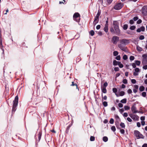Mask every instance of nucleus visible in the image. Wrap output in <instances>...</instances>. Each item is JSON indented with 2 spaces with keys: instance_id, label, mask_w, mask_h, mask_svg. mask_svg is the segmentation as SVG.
<instances>
[{
  "instance_id": "f257e3e1",
  "label": "nucleus",
  "mask_w": 147,
  "mask_h": 147,
  "mask_svg": "<svg viewBox=\"0 0 147 147\" xmlns=\"http://www.w3.org/2000/svg\"><path fill=\"white\" fill-rule=\"evenodd\" d=\"M113 24L115 33L117 35H119L120 34V31L119 28L118 22L116 21H114Z\"/></svg>"
},
{
  "instance_id": "f03ea898",
  "label": "nucleus",
  "mask_w": 147,
  "mask_h": 147,
  "mask_svg": "<svg viewBox=\"0 0 147 147\" xmlns=\"http://www.w3.org/2000/svg\"><path fill=\"white\" fill-rule=\"evenodd\" d=\"M18 97L16 96L14 100L13 101V106L12 107V112H14L16 110L17 107L18 106Z\"/></svg>"
},
{
  "instance_id": "7ed1b4c3",
  "label": "nucleus",
  "mask_w": 147,
  "mask_h": 147,
  "mask_svg": "<svg viewBox=\"0 0 147 147\" xmlns=\"http://www.w3.org/2000/svg\"><path fill=\"white\" fill-rule=\"evenodd\" d=\"M134 134L137 139L144 138V137L143 136L138 130H135L134 131Z\"/></svg>"
},
{
  "instance_id": "20e7f679",
  "label": "nucleus",
  "mask_w": 147,
  "mask_h": 147,
  "mask_svg": "<svg viewBox=\"0 0 147 147\" xmlns=\"http://www.w3.org/2000/svg\"><path fill=\"white\" fill-rule=\"evenodd\" d=\"M80 15L78 13H75L73 16V19L74 21L79 22L80 20Z\"/></svg>"
},
{
  "instance_id": "39448f33",
  "label": "nucleus",
  "mask_w": 147,
  "mask_h": 147,
  "mask_svg": "<svg viewBox=\"0 0 147 147\" xmlns=\"http://www.w3.org/2000/svg\"><path fill=\"white\" fill-rule=\"evenodd\" d=\"M123 4L121 3H117L114 7V9L116 10H119L121 9L123 7Z\"/></svg>"
},
{
  "instance_id": "423d86ee",
  "label": "nucleus",
  "mask_w": 147,
  "mask_h": 147,
  "mask_svg": "<svg viewBox=\"0 0 147 147\" xmlns=\"http://www.w3.org/2000/svg\"><path fill=\"white\" fill-rule=\"evenodd\" d=\"M129 115L134 121H137L139 120V117L137 115L130 114Z\"/></svg>"
},
{
  "instance_id": "0eeeda50",
  "label": "nucleus",
  "mask_w": 147,
  "mask_h": 147,
  "mask_svg": "<svg viewBox=\"0 0 147 147\" xmlns=\"http://www.w3.org/2000/svg\"><path fill=\"white\" fill-rule=\"evenodd\" d=\"M124 45L123 44L120 43V44L118 45L119 47L123 51L126 52L127 50V48L125 47Z\"/></svg>"
},
{
  "instance_id": "6e6552de",
  "label": "nucleus",
  "mask_w": 147,
  "mask_h": 147,
  "mask_svg": "<svg viewBox=\"0 0 147 147\" xmlns=\"http://www.w3.org/2000/svg\"><path fill=\"white\" fill-rule=\"evenodd\" d=\"M131 109L133 114H135L138 112V111L137 109L135 104L132 105L131 108Z\"/></svg>"
},
{
  "instance_id": "1a4fd4ad",
  "label": "nucleus",
  "mask_w": 147,
  "mask_h": 147,
  "mask_svg": "<svg viewBox=\"0 0 147 147\" xmlns=\"http://www.w3.org/2000/svg\"><path fill=\"white\" fill-rule=\"evenodd\" d=\"M120 43L125 45L129 43V40L126 39H123L120 40Z\"/></svg>"
},
{
  "instance_id": "9d476101",
  "label": "nucleus",
  "mask_w": 147,
  "mask_h": 147,
  "mask_svg": "<svg viewBox=\"0 0 147 147\" xmlns=\"http://www.w3.org/2000/svg\"><path fill=\"white\" fill-rule=\"evenodd\" d=\"M119 38L117 36H114L112 38V41L114 44H116L119 41Z\"/></svg>"
},
{
  "instance_id": "9b49d317",
  "label": "nucleus",
  "mask_w": 147,
  "mask_h": 147,
  "mask_svg": "<svg viewBox=\"0 0 147 147\" xmlns=\"http://www.w3.org/2000/svg\"><path fill=\"white\" fill-rule=\"evenodd\" d=\"M115 125L117 128L120 130V131L121 134H125V130L124 129H121V128L119 127L118 124L116 123Z\"/></svg>"
},
{
  "instance_id": "f8f14e48",
  "label": "nucleus",
  "mask_w": 147,
  "mask_h": 147,
  "mask_svg": "<svg viewBox=\"0 0 147 147\" xmlns=\"http://www.w3.org/2000/svg\"><path fill=\"white\" fill-rule=\"evenodd\" d=\"M2 41L1 38V31L0 30V48L3 51V48Z\"/></svg>"
},
{
  "instance_id": "ddd939ff",
  "label": "nucleus",
  "mask_w": 147,
  "mask_h": 147,
  "mask_svg": "<svg viewBox=\"0 0 147 147\" xmlns=\"http://www.w3.org/2000/svg\"><path fill=\"white\" fill-rule=\"evenodd\" d=\"M142 57H143L142 60V63H146L147 62V56L145 55H142Z\"/></svg>"
},
{
  "instance_id": "4468645a",
  "label": "nucleus",
  "mask_w": 147,
  "mask_h": 147,
  "mask_svg": "<svg viewBox=\"0 0 147 147\" xmlns=\"http://www.w3.org/2000/svg\"><path fill=\"white\" fill-rule=\"evenodd\" d=\"M99 21V18L95 17L94 21L93 22V24L94 25H95Z\"/></svg>"
},
{
  "instance_id": "2eb2a0df",
  "label": "nucleus",
  "mask_w": 147,
  "mask_h": 147,
  "mask_svg": "<svg viewBox=\"0 0 147 147\" xmlns=\"http://www.w3.org/2000/svg\"><path fill=\"white\" fill-rule=\"evenodd\" d=\"M72 121L71 122V124H69L68 125V126H67V127L66 130V132L67 133L68 132L70 127H71V126L72 125Z\"/></svg>"
},
{
  "instance_id": "dca6fc26",
  "label": "nucleus",
  "mask_w": 147,
  "mask_h": 147,
  "mask_svg": "<svg viewBox=\"0 0 147 147\" xmlns=\"http://www.w3.org/2000/svg\"><path fill=\"white\" fill-rule=\"evenodd\" d=\"M101 90L102 92L104 93H106L107 92V91L106 89V88L104 87H101Z\"/></svg>"
},
{
  "instance_id": "f3484780",
  "label": "nucleus",
  "mask_w": 147,
  "mask_h": 147,
  "mask_svg": "<svg viewBox=\"0 0 147 147\" xmlns=\"http://www.w3.org/2000/svg\"><path fill=\"white\" fill-rule=\"evenodd\" d=\"M136 49L139 52H141L143 50L142 49L138 46H137Z\"/></svg>"
},
{
  "instance_id": "a211bd4d",
  "label": "nucleus",
  "mask_w": 147,
  "mask_h": 147,
  "mask_svg": "<svg viewBox=\"0 0 147 147\" xmlns=\"http://www.w3.org/2000/svg\"><path fill=\"white\" fill-rule=\"evenodd\" d=\"M108 26L105 25V27L104 28V31L106 32H108Z\"/></svg>"
},
{
  "instance_id": "6ab92c4d",
  "label": "nucleus",
  "mask_w": 147,
  "mask_h": 147,
  "mask_svg": "<svg viewBox=\"0 0 147 147\" xmlns=\"http://www.w3.org/2000/svg\"><path fill=\"white\" fill-rule=\"evenodd\" d=\"M125 92L124 91H121L120 93H119V96H118L117 94H116V95L117 97H118L119 96H123L125 94Z\"/></svg>"
},
{
  "instance_id": "aec40b11",
  "label": "nucleus",
  "mask_w": 147,
  "mask_h": 147,
  "mask_svg": "<svg viewBox=\"0 0 147 147\" xmlns=\"http://www.w3.org/2000/svg\"><path fill=\"white\" fill-rule=\"evenodd\" d=\"M120 63V62L117 61L116 60H115L113 61V65H118V64L119 63Z\"/></svg>"
},
{
  "instance_id": "412c9836",
  "label": "nucleus",
  "mask_w": 147,
  "mask_h": 147,
  "mask_svg": "<svg viewBox=\"0 0 147 147\" xmlns=\"http://www.w3.org/2000/svg\"><path fill=\"white\" fill-rule=\"evenodd\" d=\"M120 126L122 128L124 129L125 127V124L122 122H121L120 124Z\"/></svg>"
},
{
  "instance_id": "4be33fe9",
  "label": "nucleus",
  "mask_w": 147,
  "mask_h": 147,
  "mask_svg": "<svg viewBox=\"0 0 147 147\" xmlns=\"http://www.w3.org/2000/svg\"><path fill=\"white\" fill-rule=\"evenodd\" d=\"M120 102L123 103H125L127 102V99L126 98H124L121 100Z\"/></svg>"
},
{
  "instance_id": "5701e85b",
  "label": "nucleus",
  "mask_w": 147,
  "mask_h": 147,
  "mask_svg": "<svg viewBox=\"0 0 147 147\" xmlns=\"http://www.w3.org/2000/svg\"><path fill=\"white\" fill-rule=\"evenodd\" d=\"M135 64L139 66L141 63V62L140 61L136 60L135 61Z\"/></svg>"
},
{
  "instance_id": "b1692460",
  "label": "nucleus",
  "mask_w": 147,
  "mask_h": 147,
  "mask_svg": "<svg viewBox=\"0 0 147 147\" xmlns=\"http://www.w3.org/2000/svg\"><path fill=\"white\" fill-rule=\"evenodd\" d=\"M144 89L145 88L143 86H140L139 88V90L141 92L143 91L144 90Z\"/></svg>"
},
{
  "instance_id": "393cba45",
  "label": "nucleus",
  "mask_w": 147,
  "mask_h": 147,
  "mask_svg": "<svg viewBox=\"0 0 147 147\" xmlns=\"http://www.w3.org/2000/svg\"><path fill=\"white\" fill-rule=\"evenodd\" d=\"M102 140L104 142H106L108 141V138L106 136H104L103 137Z\"/></svg>"
},
{
  "instance_id": "a878e982",
  "label": "nucleus",
  "mask_w": 147,
  "mask_h": 147,
  "mask_svg": "<svg viewBox=\"0 0 147 147\" xmlns=\"http://www.w3.org/2000/svg\"><path fill=\"white\" fill-rule=\"evenodd\" d=\"M102 102V104L104 107H106L108 106V103L107 102L103 101Z\"/></svg>"
},
{
  "instance_id": "bb28decb",
  "label": "nucleus",
  "mask_w": 147,
  "mask_h": 147,
  "mask_svg": "<svg viewBox=\"0 0 147 147\" xmlns=\"http://www.w3.org/2000/svg\"><path fill=\"white\" fill-rule=\"evenodd\" d=\"M108 84L107 82H105L102 86H101V87L106 88L108 86Z\"/></svg>"
},
{
  "instance_id": "cd10ccee",
  "label": "nucleus",
  "mask_w": 147,
  "mask_h": 147,
  "mask_svg": "<svg viewBox=\"0 0 147 147\" xmlns=\"http://www.w3.org/2000/svg\"><path fill=\"white\" fill-rule=\"evenodd\" d=\"M128 25L127 24H125L123 25V29L124 30H126L128 28Z\"/></svg>"
},
{
  "instance_id": "c85d7f7f",
  "label": "nucleus",
  "mask_w": 147,
  "mask_h": 147,
  "mask_svg": "<svg viewBox=\"0 0 147 147\" xmlns=\"http://www.w3.org/2000/svg\"><path fill=\"white\" fill-rule=\"evenodd\" d=\"M147 9V6H144L142 8V10L143 12H145L146 10Z\"/></svg>"
},
{
  "instance_id": "c756f323",
  "label": "nucleus",
  "mask_w": 147,
  "mask_h": 147,
  "mask_svg": "<svg viewBox=\"0 0 147 147\" xmlns=\"http://www.w3.org/2000/svg\"><path fill=\"white\" fill-rule=\"evenodd\" d=\"M94 34V32L93 30H91L90 32V35L92 36H93Z\"/></svg>"
},
{
  "instance_id": "7c9ffc66",
  "label": "nucleus",
  "mask_w": 147,
  "mask_h": 147,
  "mask_svg": "<svg viewBox=\"0 0 147 147\" xmlns=\"http://www.w3.org/2000/svg\"><path fill=\"white\" fill-rule=\"evenodd\" d=\"M124 108L125 110H128L130 109V107L127 105H125L124 106Z\"/></svg>"
},
{
  "instance_id": "2f4dec72",
  "label": "nucleus",
  "mask_w": 147,
  "mask_h": 147,
  "mask_svg": "<svg viewBox=\"0 0 147 147\" xmlns=\"http://www.w3.org/2000/svg\"><path fill=\"white\" fill-rule=\"evenodd\" d=\"M107 97L106 95L104 96L103 97L102 96V102H103V101L104 100H106L107 99Z\"/></svg>"
},
{
  "instance_id": "473e14b6",
  "label": "nucleus",
  "mask_w": 147,
  "mask_h": 147,
  "mask_svg": "<svg viewBox=\"0 0 147 147\" xmlns=\"http://www.w3.org/2000/svg\"><path fill=\"white\" fill-rule=\"evenodd\" d=\"M118 54V52L117 51H114L113 52V55L115 56H117Z\"/></svg>"
},
{
  "instance_id": "72a5a7b5",
  "label": "nucleus",
  "mask_w": 147,
  "mask_h": 147,
  "mask_svg": "<svg viewBox=\"0 0 147 147\" xmlns=\"http://www.w3.org/2000/svg\"><path fill=\"white\" fill-rule=\"evenodd\" d=\"M111 129V130L113 132H115L116 131L115 127L114 126H112Z\"/></svg>"
},
{
  "instance_id": "f704fd0d",
  "label": "nucleus",
  "mask_w": 147,
  "mask_h": 147,
  "mask_svg": "<svg viewBox=\"0 0 147 147\" xmlns=\"http://www.w3.org/2000/svg\"><path fill=\"white\" fill-rule=\"evenodd\" d=\"M90 140L91 141H93L95 140V137L93 136H91L90 138Z\"/></svg>"
},
{
  "instance_id": "c9c22d12",
  "label": "nucleus",
  "mask_w": 147,
  "mask_h": 147,
  "mask_svg": "<svg viewBox=\"0 0 147 147\" xmlns=\"http://www.w3.org/2000/svg\"><path fill=\"white\" fill-rule=\"evenodd\" d=\"M100 14V12L99 10L98 11V12L96 17L99 18V16Z\"/></svg>"
},
{
  "instance_id": "e433bc0d",
  "label": "nucleus",
  "mask_w": 147,
  "mask_h": 147,
  "mask_svg": "<svg viewBox=\"0 0 147 147\" xmlns=\"http://www.w3.org/2000/svg\"><path fill=\"white\" fill-rule=\"evenodd\" d=\"M110 32L112 33H115V31L113 28H111L110 29Z\"/></svg>"
},
{
  "instance_id": "4c0bfd02",
  "label": "nucleus",
  "mask_w": 147,
  "mask_h": 147,
  "mask_svg": "<svg viewBox=\"0 0 147 147\" xmlns=\"http://www.w3.org/2000/svg\"><path fill=\"white\" fill-rule=\"evenodd\" d=\"M135 71L136 72H139L140 71V69L138 68H136L135 69H134Z\"/></svg>"
},
{
  "instance_id": "58836bf2",
  "label": "nucleus",
  "mask_w": 147,
  "mask_h": 147,
  "mask_svg": "<svg viewBox=\"0 0 147 147\" xmlns=\"http://www.w3.org/2000/svg\"><path fill=\"white\" fill-rule=\"evenodd\" d=\"M118 65H119V67L120 68H122L123 67V65L122 63H121L120 62V63H119L118 64Z\"/></svg>"
},
{
  "instance_id": "ea45409f",
  "label": "nucleus",
  "mask_w": 147,
  "mask_h": 147,
  "mask_svg": "<svg viewBox=\"0 0 147 147\" xmlns=\"http://www.w3.org/2000/svg\"><path fill=\"white\" fill-rule=\"evenodd\" d=\"M136 28V26H131L130 28V29L131 30H134Z\"/></svg>"
},
{
  "instance_id": "a19ab883",
  "label": "nucleus",
  "mask_w": 147,
  "mask_h": 147,
  "mask_svg": "<svg viewBox=\"0 0 147 147\" xmlns=\"http://www.w3.org/2000/svg\"><path fill=\"white\" fill-rule=\"evenodd\" d=\"M130 65H131L133 68H136V65L135 63H133L130 64Z\"/></svg>"
},
{
  "instance_id": "79ce46f5",
  "label": "nucleus",
  "mask_w": 147,
  "mask_h": 147,
  "mask_svg": "<svg viewBox=\"0 0 147 147\" xmlns=\"http://www.w3.org/2000/svg\"><path fill=\"white\" fill-rule=\"evenodd\" d=\"M117 90L116 88H114L113 89V92L116 93L117 92Z\"/></svg>"
},
{
  "instance_id": "37998d69",
  "label": "nucleus",
  "mask_w": 147,
  "mask_h": 147,
  "mask_svg": "<svg viewBox=\"0 0 147 147\" xmlns=\"http://www.w3.org/2000/svg\"><path fill=\"white\" fill-rule=\"evenodd\" d=\"M123 83L124 84H127V79H124L122 81Z\"/></svg>"
},
{
  "instance_id": "c03bdc74",
  "label": "nucleus",
  "mask_w": 147,
  "mask_h": 147,
  "mask_svg": "<svg viewBox=\"0 0 147 147\" xmlns=\"http://www.w3.org/2000/svg\"><path fill=\"white\" fill-rule=\"evenodd\" d=\"M114 120L113 119V118H111L109 121V123L111 124H113L114 123Z\"/></svg>"
},
{
  "instance_id": "a18cd8bd",
  "label": "nucleus",
  "mask_w": 147,
  "mask_h": 147,
  "mask_svg": "<svg viewBox=\"0 0 147 147\" xmlns=\"http://www.w3.org/2000/svg\"><path fill=\"white\" fill-rule=\"evenodd\" d=\"M134 59H135V57L133 56H131L130 57L129 59L131 61L134 60Z\"/></svg>"
},
{
  "instance_id": "49530a36",
  "label": "nucleus",
  "mask_w": 147,
  "mask_h": 147,
  "mask_svg": "<svg viewBox=\"0 0 147 147\" xmlns=\"http://www.w3.org/2000/svg\"><path fill=\"white\" fill-rule=\"evenodd\" d=\"M144 36L143 35H141L139 37V39L141 40H142L144 39Z\"/></svg>"
},
{
  "instance_id": "de8ad7c7",
  "label": "nucleus",
  "mask_w": 147,
  "mask_h": 147,
  "mask_svg": "<svg viewBox=\"0 0 147 147\" xmlns=\"http://www.w3.org/2000/svg\"><path fill=\"white\" fill-rule=\"evenodd\" d=\"M142 95L144 97H145L146 96V92H143L142 93Z\"/></svg>"
},
{
  "instance_id": "09e8293b",
  "label": "nucleus",
  "mask_w": 147,
  "mask_h": 147,
  "mask_svg": "<svg viewBox=\"0 0 147 147\" xmlns=\"http://www.w3.org/2000/svg\"><path fill=\"white\" fill-rule=\"evenodd\" d=\"M140 29L141 31L143 32L145 30V27L143 26L141 27Z\"/></svg>"
},
{
  "instance_id": "8fccbe9b",
  "label": "nucleus",
  "mask_w": 147,
  "mask_h": 147,
  "mask_svg": "<svg viewBox=\"0 0 147 147\" xmlns=\"http://www.w3.org/2000/svg\"><path fill=\"white\" fill-rule=\"evenodd\" d=\"M42 135V134L40 132H39L38 134V138L39 139V140L41 138Z\"/></svg>"
},
{
  "instance_id": "3c124183",
  "label": "nucleus",
  "mask_w": 147,
  "mask_h": 147,
  "mask_svg": "<svg viewBox=\"0 0 147 147\" xmlns=\"http://www.w3.org/2000/svg\"><path fill=\"white\" fill-rule=\"evenodd\" d=\"M127 59V55H125L123 56V59L124 60H126Z\"/></svg>"
},
{
  "instance_id": "603ef678",
  "label": "nucleus",
  "mask_w": 147,
  "mask_h": 147,
  "mask_svg": "<svg viewBox=\"0 0 147 147\" xmlns=\"http://www.w3.org/2000/svg\"><path fill=\"white\" fill-rule=\"evenodd\" d=\"M131 82L133 84H136V81L135 79H131Z\"/></svg>"
},
{
  "instance_id": "864d4df0",
  "label": "nucleus",
  "mask_w": 147,
  "mask_h": 147,
  "mask_svg": "<svg viewBox=\"0 0 147 147\" xmlns=\"http://www.w3.org/2000/svg\"><path fill=\"white\" fill-rule=\"evenodd\" d=\"M115 59L117 60H120L121 59V57L120 55H118L116 57Z\"/></svg>"
},
{
  "instance_id": "5fc2aeb1",
  "label": "nucleus",
  "mask_w": 147,
  "mask_h": 147,
  "mask_svg": "<svg viewBox=\"0 0 147 147\" xmlns=\"http://www.w3.org/2000/svg\"><path fill=\"white\" fill-rule=\"evenodd\" d=\"M113 0H107V1L109 4H110L112 2Z\"/></svg>"
},
{
  "instance_id": "6e6d98bb",
  "label": "nucleus",
  "mask_w": 147,
  "mask_h": 147,
  "mask_svg": "<svg viewBox=\"0 0 147 147\" xmlns=\"http://www.w3.org/2000/svg\"><path fill=\"white\" fill-rule=\"evenodd\" d=\"M127 92L129 94H130L132 93L131 90L130 89L127 90Z\"/></svg>"
},
{
  "instance_id": "4d7b16f0",
  "label": "nucleus",
  "mask_w": 147,
  "mask_h": 147,
  "mask_svg": "<svg viewBox=\"0 0 147 147\" xmlns=\"http://www.w3.org/2000/svg\"><path fill=\"white\" fill-rule=\"evenodd\" d=\"M134 89H137V90H138V87H139L138 85H134Z\"/></svg>"
},
{
  "instance_id": "13d9d810",
  "label": "nucleus",
  "mask_w": 147,
  "mask_h": 147,
  "mask_svg": "<svg viewBox=\"0 0 147 147\" xmlns=\"http://www.w3.org/2000/svg\"><path fill=\"white\" fill-rule=\"evenodd\" d=\"M142 20L140 19H139L137 21V23L138 24H141L142 23Z\"/></svg>"
},
{
  "instance_id": "bf43d9fd",
  "label": "nucleus",
  "mask_w": 147,
  "mask_h": 147,
  "mask_svg": "<svg viewBox=\"0 0 147 147\" xmlns=\"http://www.w3.org/2000/svg\"><path fill=\"white\" fill-rule=\"evenodd\" d=\"M140 120L142 121H144L145 119V116H142L140 117Z\"/></svg>"
},
{
  "instance_id": "052dcab7",
  "label": "nucleus",
  "mask_w": 147,
  "mask_h": 147,
  "mask_svg": "<svg viewBox=\"0 0 147 147\" xmlns=\"http://www.w3.org/2000/svg\"><path fill=\"white\" fill-rule=\"evenodd\" d=\"M119 107L120 108H122L123 107V105L121 103H119L118 104Z\"/></svg>"
},
{
  "instance_id": "680f3d73",
  "label": "nucleus",
  "mask_w": 147,
  "mask_h": 147,
  "mask_svg": "<svg viewBox=\"0 0 147 147\" xmlns=\"http://www.w3.org/2000/svg\"><path fill=\"white\" fill-rule=\"evenodd\" d=\"M133 19L134 21H136L138 19V18L137 16H136L134 17Z\"/></svg>"
},
{
  "instance_id": "e2e57ef3",
  "label": "nucleus",
  "mask_w": 147,
  "mask_h": 147,
  "mask_svg": "<svg viewBox=\"0 0 147 147\" xmlns=\"http://www.w3.org/2000/svg\"><path fill=\"white\" fill-rule=\"evenodd\" d=\"M129 23L130 24H134V20H130V21H129Z\"/></svg>"
},
{
  "instance_id": "0e129e2a",
  "label": "nucleus",
  "mask_w": 147,
  "mask_h": 147,
  "mask_svg": "<svg viewBox=\"0 0 147 147\" xmlns=\"http://www.w3.org/2000/svg\"><path fill=\"white\" fill-rule=\"evenodd\" d=\"M127 119L129 122H131L132 121V119L130 117H127Z\"/></svg>"
},
{
  "instance_id": "69168bd1",
  "label": "nucleus",
  "mask_w": 147,
  "mask_h": 147,
  "mask_svg": "<svg viewBox=\"0 0 147 147\" xmlns=\"http://www.w3.org/2000/svg\"><path fill=\"white\" fill-rule=\"evenodd\" d=\"M114 70L115 71H118L119 70V69L118 67H115L114 68Z\"/></svg>"
},
{
  "instance_id": "338daca9",
  "label": "nucleus",
  "mask_w": 147,
  "mask_h": 147,
  "mask_svg": "<svg viewBox=\"0 0 147 147\" xmlns=\"http://www.w3.org/2000/svg\"><path fill=\"white\" fill-rule=\"evenodd\" d=\"M133 75L134 76H137L138 75V72H136L135 71L133 73Z\"/></svg>"
},
{
  "instance_id": "774afa93",
  "label": "nucleus",
  "mask_w": 147,
  "mask_h": 147,
  "mask_svg": "<svg viewBox=\"0 0 147 147\" xmlns=\"http://www.w3.org/2000/svg\"><path fill=\"white\" fill-rule=\"evenodd\" d=\"M143 69H145V70L147 69V65H144L143 67Z\"/></svg>"
}]
</instances>
